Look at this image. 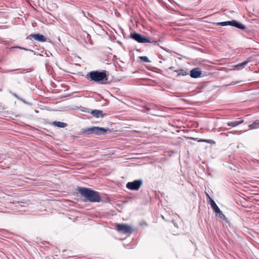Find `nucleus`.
<instances>
[{"label": "nucleus", "mask_w": 259, "mask_h": 259, "mask_svg": "<svg viewBox=\"0 0 259 259\" xmlns=\"http://www.w3.org/2000/svg\"><path fill=\"white\" fill-rule=\"evenodd\" d=\"M189 74V71L188 69H179V76L180 75H186Z\"/></svg>", "instance_id": "nucleus-18"}, {"label": "nucleus", "mask_w": 259, "mask_h": 259, "mask_svg": "<svg viewBox=\"0 0 259 259\" xmlns=\"http://www.w3.org/2000/svg\"><path fill=\"white\" fill-rule=\"evenodd\" d=\"M142 184V180H138L126 184V187L127 189L132 190H138Z\"/></svg>", "instance_id": "nucleus-6"}, {"label": "nucleus", "mask_w": 259, "mask_h": 259, "mask_svg": "<svg viewBox=\"0 0 259 259\" xmlns=\"http://www.w3.org/2000/svg\"><path fill=\"white\" fill-rule=\"evenodd\" d=\"M205 142L207 143H209V144H214L215 143V142L212 140H207V139H205Z\"/></svg>", "instance_id": "nucleus-23"}, {"label": "nucleus", "mask_w": 259, "mask_h": 259, "mask_svg": "<svg viewBox=\"0 0 259 259\" xmlns=\"http://www.w3.org/2000/svg\"><path fill=\"white\" fill-rule=\"evenodd\" d=\"M23 247L27 250L28 251H31V249L34 251L35 253H36V251L34 249V247H32L30 243L29 244H23Z\"/></svg>", "instance_id": "nucleus-15"}, {"label": "nucleus", "mask_w": 259, "mask_h": 259, "mask_svg": "<svg viewBox=\"0 0 259 259\" xmlns=\"http://www.w3.org/2000/svg\"><path fill=\"white\" fill-rule=\"evenodd\" d=\"M207 196L209 198V202L210 204L211 205V208L212 209H214L217 207H218V205L216 204L215 202L210 197V196L207 194Z\"/></svg>", "instance_id": "nucleus-17"}, {"label": "nucleus", "mask_w": 259, "mask_h": 259, "mask_svg": "<svg viewBox=\"0 0 259 259\" xmlns=\"http://www.w3.org/2000/svg\"><path fill=\"white\" fill-rule=\"evenodd\" d=\"M62 252L63 253L62 255L65 256V258L71 256L73 253V251L69 249H63Z\"/></svg>", "instance_id": "nucleus-13"}, {"label": "nucleus", "mask_w": 259, "mask_h": 259, "mask_svg": "<svg viewBox=\"0 0 259 259\" xmlns=\"http://www.w3.org/2000/svg\"><path fill=\"white\" fill-rule=\"evenodd\" d=\"M18 48H19V49H23V50H27V49H25V48H24L20 47H18Z\"/></svg>", "instance_id": "nucleus-27"}, {"label": "nucleus", "mask_w": 259, "mask_h": 259, "mask_svg": "<svg viewBox=\"0 0 259 259\" xmlns=\"http://www.w3.org/2000/svg\"><path fill=\"white\" fill-rule=\"evenodd\" d=\"M231 25L236 27L238 28L241 29L242 30H244L246 28V27L243 24L238 22L236 20H232L231 21Z\"/></svg>", "instance_id": "nucleus-9"}, {"label": "nucleus", "mask_w": 259, "mask_h": 259, "mask_svg": "<svg viewBox=\"0 0 259 259\" xmlns=\"http://www.w3.org/2000/svg\"><path fill=\"white\" fill-rule=\"evenodd\" d=\"M201 74H202V71H201V69L197 67V68H193V69H192L189 72V74H190V76L192 78H198V77H200Z\"/></svg>", "instance_id": "nucleus-8"}, {"label": "nucleus", "mask_w": 259, "mask_h": 259, "mask_svg": "<svg viewBox=\"0 0 259 259\" xmlns=\"http://www.w3.org/2000/svg\"><path fill=\"white\" fill-rule=\"evenodd\" d=\"M214 211L216 213H218L219 212H221V210L219 208V207H217L216 208H215L214 209H213Z\"/></svg>", "instance_id": "nucleus-24"}, {"label": "nucleus", "mask_w": 259, "mask_h": 259, "mask_svg": "<svg viewBox=\"0 0 259 259\" xmlns=\"http://www.w3.org/2000/svg\"><path fill=\"white\" fill-rule=\"evenodd\" d=\"M130 36L132 39L140 43L152 42L149 38L136 32L131 34Z\"/></svg>", "instance_id": "nucleus-4"}, {"label": "nucleus", "mask_w": 259, "mask_h": 259, "mask_svg": "<svg viewBox=\"0 0 259 259\" xmlns=\"http://www.w3.org/2000/svg\"><path fill=\"white\" fill-rule=\"evenodd\" d=\"M86 78L99 84H106L108 81V76L106 71H93L88 73Z\"/></svg>", "instance_id": "nucleus-2"}, {"label": "nucleus", "mask_w": 259, "mask_h": 259, "mask_svg": "<svg viewBox=\"0 0 259 259\" xmlns=\"http://www.w3.org/2000/svg\"><path fill=\"white\" fill-rule=\"evenodd\" d=\"M107 130L99 127L93 126L92 127L82 128L81 131L83 133L87 134H94L97 135H100L105 134Z\"/></svg>", "instance_id": "nucleus-3"}, {"label": "nucleus", "mask_w": 259, "mask_h": 259, "mask_svg": "<svg viewBox=\"0 0 259 259\" xmlns=\"http://www.w3.org/2000/svg\"><path fill=\"white\" fill-rule=\"evenodd\" d=\"M78 192L85 197L86 201L92 202H99L101 201V197L99 193L89 188L78 187Z\"/></svg>", "instance_id": "nucleus-1"}, {"label": "nucleus", "mask_w": 259, "mask_h": 259, "mask_svg": "<svg viewBox=\"0 0 259 259\" xmlns=\"http://www.w3.org/2000/svg\"><path fill=\"white\" fill-rule=\"evenodd\" d=\"M219 217L221 219H226L225 215L223 214L222 211H221V212H219Z\"/></svg>", "instance_id": "nucleus-22"}, {"label": "nucleus", "mask_w": 259, "mask_h": 259, "mask_svg": "<svg viewBox=\"0 0 259 259\" xmlns=\"http://www.w3.org/2000/svg\"><path fill=\"white\" fill-rule=\"evenodd\" d=\"M140 58L141 60L145 62H150L148 58L146 56H141L140 57Z\"/></svg>", "instance_id": "nucleus-21"}, {"label": "nucleus", "mask_w": 259, "mask_h": 259, "mask_svg": "<svg viewBox=\"0 0 259 259\" xmlns=\"http://www.w3.org/2000/svg\"><path fill=\"white\" fill-rule=\"evenodd\" d=\"M250 129H255L259 127V120L255 121L252 124L249 125Z\"/></svg>", "instance_id": "nucleus-16"}, {"label": "nucleus", "mask_w": 259, "mask_h": 259, "mask_svg": "<svg viewBox=\"0 0 259 259\" xmlns=\"http://www.w3.org/2000/svg\"><path fill=\"white\" fill-rule=\"evenodd\" d=\"M91 113L94 117H95L96 118L103 117V112L101 110H94L91 111Z\"/></svg>", "instance_id": "nucleus-10"}, {"label": "nucleus", "mask_w": 259, "mask_h": 259, "mask_svg": "<svg viewBox=\"0 0 259 259\" xmlns=\"http://www.w3.org/2000/svg\"><path fill=\"white\" fill-rule=\"evenodd\" d=\"M216 25H221V26H227L231 25V21H225L222 22H218L214 23Z\"/></svg>", "instance_id": "nucleus-19"}, {"label": "nucleus", "mask_w": 259, "mask_h": 259, "mask_svg": "<svg viewBox=\"0 0 259 259\" xmlns=\"http://www.w3.org/2000/svg\"><path fill=\"white\" fill-rule=\"evenodd\" d=\"M143 225H147V224H146V223H144Z\"/></svg>", "instance_id": "nucleus-30"}, {"label": "nucleus", "mask_w": 259, "mask_h": 259, "mask_svg": "<svg viewBox=\"0 0 259 259\" xmlns=\"http://www.w3.org/2000/svg\"><path fill=\"white\" fill-rule=\"evenodd\" d=\"M17 244H18V245H19V246H20L22 249H23L22 246H20L19 243H18Z\"/></svg>", "instance_id": "nucleus-28"}, {"label": "nucleus", "mask_w": 259, "mask_h": 259, "mask_svg": "<svg viewBox=\"0 0 259 259\" xmlns=\"http://www.w3.org/2000/svg\"><path fill=\"white\" fill-rule=\"evenodd\" d=\"M205 139H200L198 140V142H205Z\"/></svg>", "instance_id": "nucleus-25"}, {"label": "nucleus", "mask_w": 259, "mask_h": 259, "mask_svg": "<svg viewBox=\"0 0 259 259\" xmlns=\"http://www.w3.org/2000/svg\"><path fill=\"white\" fill-rule=\"evenodd\" d=\"M35 250H36V251L37 252H38V250H37V248H35Z\"/></svg>", "instance_id": "nucleus-29"}, {"label": "nucleus", "mask_w": 259, "mask_h": 259, "mask_svg": "<svg viewBox=\"0 0 259 259\" xmlns=\"http://www.w3.org/2000/svg\"><path fill=\"white\" fill-rule=\"evenodd\" d=\"M28 38L29 39L33 38L39 42H45L46 41L45 36L40 34H31L28 36Z\"/></svg>", "instance_id": "nucleus-7"}, {"label": "nucleus", "mask_w": 259, "mask_h": 259, "mask_svg": "<svg viewBox=\"0 0 259 259\" xmlns=\"http://www.w3.org/2000/svg\"><path fill=\"white\" fill-rule=\"evenodd\" d=\"M249 62V61H244L241 63H240L239 64H237L235 66H234V69L236 70H240L241 69L245 67V66L248 64Z\"/></svg>", "instance_id": "nucleus-11"}, {"label": "nucleus", "mask_w": 259, "mask_h": 259, "mask_svg": "<svg viewBox=\"0 0 259 259\" xmlns=\"http://www.w3.org/2000/svg\"><path fill=\"white\" fill-rule=\"evenodd\" d=\"M53 125L59 127H65L67 126V124L66 123L56 121L53 122Z\"/></svg>", "instance_id": "nucleus-14"}, {"label": "nucleus", "mask_w": 259, "mask_h": 259, "mask_svg": "<svg viewBox=\"0 0 259 259\" xmlns=\"http://www.w3.org/2000/svg\"><path fill=\"white\" fill-rule=\"evenodd\" d=\"M243 122H244V120H240L239 121H230V122H228L227 123V124L229 126L235 127V126H236L242 123Z\"/></svg>", "instance_id": "nucleus-12"}, {"label": "nucleus", "mask_w": 259, "mask_h": 259, "mask_svg": "<svg viewBox=\"0 0 259 259\" xmlns=\"http://www.w3.org/2000/svg\"><path fill=\"white\" fill-rule=\"evenodd\" d=\"M136 244H123V247L125 249H133L135 248L134 245Z\"/></svg>", "instance_id": "nucleus-20"}, {"label": "nucleus", "mask_w": 259, "mask_h": 259, "mask_svg": "<svg viewBox=\"0 0 259 259\" xmlns=\"http://www.w3.org/2000/svg\"><path fill=\"white\" fill-rule=\"evenodd\" d=\"M185 100L184 99H182V98H179V102L180 101H184Z\"/></svg>", "instance_id": "nucleus-26"}, {"label": "nucleus", "mask_w": 259, "mask_h": 259, "mask_svg": "<svg viewBox=\"0 0 259 259\" xmlns=\"http://www.w3.org/2000/svg\"><path fill=\"white\" fill-rule=\"evenodd\" d=\"M116 229L117 231L123 234L131 233L133 232L132 227L126 224H116Z\"/></svg>", "instance_id": "nucleus-5"}]
</instances>
